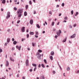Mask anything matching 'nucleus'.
I'll return each instance as SVG.
<instances>
[{
  "label": "nucleus",
  "instance_id": "f257e3e1",
  "mask_svg": "<svg viewBox=\"0 0 79 79\" xmlns=\"http://www.w3.org/2000/svg\"><path fill=\"white\" fill-rule=\"evenodd\" d=\"M23 12V10L22 9H20L19 10H18L17 13L18 14H19L20 13L21 14V13H22Z\"/></svg>",
  "mask_w": 79,
  "mask_h": 79
},
{
  "label": "nucleus",
  "instance_id": "f03ea898",
  "mask_svg": "<svg viewBox=\"0 0 79 79\" xmlns=\"http://www.w3.org/2000/svg\"><path fill=\"white\" fill-rule=\"evenodd\" d=\"M36 55V56H37V55H38V56H37L38 58H39V59H40V57L41 56V55L40 54V53H39V52L37 53Z\"/></svg>",
  "mask_w": 79,
  "mask_h": 79
},
{
  "label": "nucleus",
  "instance_id": "7ed1b4c3",
  "mask_svg": "<svg viewBox=\"0 0 79 79\" xmlns=\"http://www.w3.org/2000/svg\"><path fill=\"white\" fill-rule=\"evenodd\" d=\"M59 33L57 32L56 34L58 36H60V34H61V30H59Z\"/></svg>",
  "mask_w": 79,
  "mask_h": 79
},
{
  "label": "nucleus",
  "instance_id": "20e7f679",
  "mask_svg": "<svg viewBox=\"0 0 79 79\" xmlns=\"http://www.w3.org/2000/svg\"><path fill=\"white\" fill-rule=\"evenodd\" d=\"M26 66L29 65V60H26Z\"/></svg>",
  "mask_w": 79,
  "mask_h": 79
},
{
  "label": "nucleus",
  "instance_id": "39448f33",
  "mask_svg": "<svg viewBox=\"0 0 79 79\" xmlns=\"http://www.w3.org/2000/svg\"><path fill=\"white\" fill-rule=\"evenodd\" d=\"M22 31L23 32H24L25 31V27H23L22 28Z\"/></svg>",
  "mask_w": 79,
  "mask_h": 79
},
{
  "label": "nucleus",
  "instance_id": "423d86ee",
  "mask_svg": "<svg viewBox=\"0 0 79 79\" xmlns=\"http://www.w3.org/2000/svg\"><path fill=\"white\" fill-rule=\"evenodd\" d=\"M75 37H76V35L75 34H73L72 36H71V39L73 38H75Z\"/></svg>",
  "mask_w": 79,
  "mask_h": 79
},
{
  "label": "nucleus",
  "instance_id": "0eeeda50",
  "mask_svg": "<svg viewBox=\"0 0 79 79\" xmlns=\"http://www.w3.org/2000/svg\"><path fill=\"white\" fill-rule=\"evenodd\" d=\"M8 65H9V62L8 61H6V66H8Z\"/></svg>",
  "mask_w": 79,
  "mask_h": 79
},
{
  "label": "nucleus",
  "instance_id": "6e6552de",
  "mask_svg": "<svg viewBox=\"0 0 79 79\" xmlns=\"http://www.w3.org/2000/svg\"><path fill=\"white\" fill-rule=\"evenodd\" d=\"M30 23L31 24H32V23H33V20L32 19L31 20Z\"/></svg>",
  "mask_w": 79,
  "mask_h": 79
},
{
  "label": "nucleus",
  "instance_id": "1a4fd4ad",
  "mask_svg": "<svg viewBox=\"0 0 79 79\" xmlns=\"http://www.w3.org/2000/svg\"><path fill=\"white\" fill-rule=\"evenodd\" d=\"M30 34L31 35H34V33L33 32H30Z\"/></svg>",
  "mask_w": 79,
  "mask_h": 79
},
{
  "label": "nucleus",
  "instance_id": "9d476101",
  "mask_svg": "<svg viewBox=\"0 0 79 79\" xmlns=\"http://www.w3.org/2000/svg\"><path fill=\"white\" fill-rule=\"evenodd\" d=\"M10 12H9L7 13V16H8L9 18L10 17Z\"/></svg>",
  "mask_w": 79,
  "mask_h": 79
},
{
  "label": "nucleus",
  "instance_id": "9b49d317",
  "mask_svg": "<svg viewBox=\"0 0 79 79\" xmlns=\"http://www.w3.org/2000/svg\"><path fill=\"white\" fill-rule=\"evenodd\" d=\"M51 55H52V56L54 55V52L53 51H52L51 52Z\"/></svg>",
  "mask_w": 79,
  "mask_h": 79
},
{
  "label": "nucleus",
  "instance_id": "f8f14e48",
  "mask_svg": "<svg viewBox=\"0 0 79 79\" xmlns=\"http://www.w3.org/2000/svg\"><path fill=\"white\" fill-rule=\"evenodd\" d=\"M35 45H36V44L34 43H32V46H33V47H34Z\"/></svg>",
  "mask_w": 79,
  "mask_h": 79
},
{
  "label": "nucleus",
  "instance_id": "ddd939ff",
  "mask_svg": "<svg viewBox=\"0 0 79 79\" xmlns=\"http://www.w3.org/2000/svg\"><path fill=\"white\" fill-rule=\"evenodd\" d=\"M7 42H8V43H9L10 42V39L8 38V39H7Z\"/></svg>",
  "mask_w": 79,
  "mask_h": 79
},
{
  "label": "nucleus",
  "instance_id": "4468645a",
  "mask_svg": "<svg viewBox=\"0 0 79 79\" xmlns=\"http://www.w3.org/2000/svg\"><path fill=\"white\" fill-rule=\"evenodd\" d=\"M5 2H6L5 0H3L2 2V3H3V4H5Z\"/></svg>",
  "mask_w": 79,
  "mask_h": 79
},
{
  "label": "nucleus",
  "instance_id": "2eb2a0df",
  "mask_svg": "<svg viewBox=\"0 0 79 79\" xmlns=\"http://www.w3.org/2000/svg\"><path fill=\"white\" fill-rule=\"evenodd\" d=\"M27 12H26V11L24 13V16H27Z\"/></svg>",
  "mask_w": 79,
  "mask_h": 79
},
{
  "label": "nucleus",
  "instance_id": "dca6fc26",
  "mask_svg": "<svg viewBox=\"0 0 79 79\" xmlns=\"http://www.w3.org/2000/svg\"><path fill=\"white\" fill-rule=\"evenodd\" d=\"M17 44V42H16V41H15L13 42V44L14 45H16Z\"/></svg>",
  "mask_w": 79,
  "mask_h": 79
},
{
  "label": "nucleus",
  "instance_id": "f3484780",
  "mask_svg": "<svg viewBox=\"0 0 79 79\" xmlns=\"http://www.w3.org/2000/svg\"><path fill=\"white\" fill-rule=\"evenodd\" d=\"M36 26L37 27H38V28H40V26H39V24H37L36 25Z\"/></svg>",
  "mask_w": 79,
  "mask_h": 79
},
{
  "label": "nucleus",
  "instance_id": "a211bd4d",
  "mask_svg": "<svg viewBox=\"0 0 79 79\" xmlns=\"http://www.w3.org/2000/svg\"><path fill=\"white\" fill-rule=\"evenodd\" d=\"M38 52L39 53H42V51L41 50L39 49L38 50Z\"/></svg>",
  "mask_w": 79,
  "mask_h": 79
},
{
  "label": "nucleus",
  "instance_id": "6ab92c4d",
  "mask_svg": "<svg viewBox=\"0 0 79 79\" xmlns=\"http://www.w3.org/2000/svg\"><path fill=\"white\" fill-rule=\"evenodd\" d=\"M10 61H12L13 62H14V61H15V60H14V59H13L12 60V59L11 57H10Z\"/></svg>",
  "mask_w": 79,
  "mask_h": 79
},
{
  "label": "nucleus",
  "instance_id": "aec40b11",
  "mask_svg": "<svg viewBox=\"0 0 79 79\" xmlns=\"http://www.w3.org/2000/svg\"><path fill=\"white\" fill-rule=\"evenodd\" d=\"M32 65L33 66H35V67H36V64H32Z\"/></svg>",
  "mask_w": 79,
  "mask_h": 79
},
{
  "label": "nucleus",
  "instance_id": "412c9836",
  "mask_svg": "<svg viewBox=\"0 0 79 79\" xmlns=\"http://www.w3.org/2000/svg\"><path fill=\"white\" fill-rule=\"evenodd\" d=\"M41 79H45V78H44V76H42L40 78Z\"/></svg>",
  "mask_w": 79,
  "mask_h": 79
},
{
  "label": "nucleus",
  "instance_id": "4be33fe9",
  "mask_svg": "<svg viewBox=\"0 0 79 79\" xmlns=\"http://www.w3.org/2000/svg\"><path fill=\"white\" fill-rule=\"evenodd\" d=\"M50 58L51 60H53V56H51L50 57Z\"/></svg>",
  "mask_w": 79,
  "mask_h": 79
},
{
  "label": "nucleus",
  "instance_id": "5701e85b",
  "mask_svg": "<svg viewBox=\"0 0 79 79\" xmlns=\"http://www.w3.org/2000/svg\"><path fill=\"white\" fill-rule=\"evenodd\" d=\"M44 63H45V64H47V60H46L44 59Z\"/></svg>",
  "mask_w": 79,
  "mask_h": 79
},
{
  "label": "nucleus",
  "instance_id": "b1692460",
  "mask_svg": "<svg viewBox=\"0 0 79 79\" xmlns=\"http://www.w3.org/2000/svg\"><path fill=\"white\" fill-rule=\"evenodd\" d=\"M35 33H36V35H39V33H38V32L36 31H35Z\"/></svg>",
  "mask_w": 79,
  "mask_h": 79
},
{
  "label": "nucleus",
  "instance_id": "393cba45",
  "mask_svg": "<svg viewBox=\"0 0 79 79\" xmlns=\"http://www.w3.org/2000/svg\"><path fill=\"white\" fill-rule=\"evenodd\" d=\"M29 3L30 5H32V2L31 1H30L29 2Z\"/></svg>",
  "mask_w": 79,
  "mask_h": 79
},
{
  "label": "nucleus",
  "instance_id": "a878e982",
  "mask_svg": "<svg viewBox=\"0 0 79 79\" xmlns=\"http://www.w3.org/2000/svg\"><path fill=\"white\" fill-rule=\"evenodd\" d=\"M21 16H22V14H20L19 15H18V17H19V18L21 17Z\"/></svg>",
  "mask_w": 79,
  "mask_h": 79
},
{
  "label": "nucleus",
  "instance_id": "bb28decb",
  "mask_svg": "<svg viewBox=\"0 0 79 79\" xmlns=\"http://www.w3.org/2000/svg\"><path fill=\"white\" fill-rule=\"evenodd\" d=\"M66 41V38H65L64 40L63 41V42H65Z\"/></svg>",
  "mask_w": 79,
  "mask_h": 79
},
{
  "label": "nucleus",
  "instance_id": "cd10ccee",
  "mask_svg": "<svg viewBox=\"0 0 79 79\" xmlns=\"http://www.w3.org/2000/svg\"><path fill=\"white\" fill-rule=\"evenodd\" d=\"M21 46H19V48H18V50H21Z\"/></svg>",
  "mask_w": 79,
  "mask_h": 79
},
{
  "label": "nucleus",
  "instance_id": "c85d7f7f",
  "mask_svg": "<svg viewBox=\"0 0 79 79\" xmlns=\"http://www.w3.org/2000/svg\"><path fill=\"white\" fill-rule=\"evenodd\" d=\"M41 66H42V67H43V68H45V66L44 65V64H41Z\"/></svg>",
  "mask_w": 79,
  "mask_h": 79
},
{
  "label": "nucleus",
  "instance_id": "c756f323",
  "mask_svg": "<svg viewBox=\"0 0 79 79\" xmlns=\"http://www.w3.org/2000/svg\"><path fill=\"white\" fill-rule=\"evenodd\" d=\"M26 10L27 9V8H28V5H27L26 6Z\"/></svg>",
  "mask_w": 79,
  "mask_h": 79
},
{
  "label": "nucleus",
  "instance_id": "7c9ffc66",
  "mask_svg": "<svg viewBox=\"0 0 79 79\" xmlns=\"http://www.w3.org/2000/svg\"><path fill=\"white\" fill-rule=\"evenodd\" d=\"M64 19H65V20H67L68 19V17H65Z\"/></svg>",
  "mask_w": 79,
  "mask_h": 79
},
{
  "label": "nucleus",
  "instance_id": "2f4dec72",
  "mask_svg": "<svg viewBox=\"0 0 79 79\" xmlns=\"http://www.w3.org/2000/svg\"><path fill=\"white\" fill-rule=\"evenodd\" d=\"M73 13H74V12L73 11V10H72L71 11V13L72 15H73Z\"/></svg>",
  "mask_w": 79,
  "mask_h": 79
},
{
  "label": "nucleus",
  "instance_id": "473e14b6",
  "mask_svg": "<svg viewBox=\"0 0 79 79\" xmlns=\"http://www.w3.org/2000/svg\"><path fill=\"white\" fill-rule=\"evenodd\" d=\"M55 24V22H52V26H54V24Z\"/></svg>",
  "mask_w": 79,
  "mask_h": 79
},
{
  "label": "nucleus",
  "instance_id": "72a5a7b5",
  "mask_svg": "<svg viewBox=\"0 0 79 79\" xmlns=\"http://www.w3.org/2000/svg\"><path fill=\"white\" fill-rule=\"evenodd\" d=\"M29 34H27V38H29Z\"/></svg>",
  "mask_w": 79,
  "mask_h": 79
},
{
  "label": "nucleus",
  "instance_id": "f704fd0d",
  "mask_svg": "<svg viewBox=\"0 0 79 79\" xmlns=\"http://www.w3.org/2000/svg\"><path fill=\"white\" fill-rule=\"evenodd\" d=\"M3 52V51L2 50V49H0V53L1 52Z\"/></svg>",
  "mask_w": 79,
  "mask_h": 79
},
{
  "label": "nucleus",
  "instance_id": "c9c22d12",
  "mask_svg": "<svg viewBox=\"0 0 79 79\" xmlns=\"http://www.w3.org/2000/svg\"><path fill=\"white\" fill-rule=\"evenodd\" d=\"M37 69V68L36 67L34 69V71H35V70Z\"/></svg>",
  "mask_w": 79,
  "mask_h": 79
},
{
  "label": "nucleus",
  "instance_id": "e433bc0d",
  "mask_svg": "<svg viewBox=\"0 0 79 79\" xmlns=\"http://www.w3.org/2000/svg\"><path fill=\"white\" fill-rule=\"evenodd\" d=\"M15 48L14 47H13L12 48V50H15Z\"/></svg>",
  "mask_w": 79,
  "mask_h": 79
},
{
  "label": "nucleus",
  "instance_id": "4c0bfd02",
  "mask_svg": "<svg viewBox=\"0 0 79 79\" xmlns=\"http://www.w3.org/2000/svg\"><path fill=\"white\" fill-rule=\"evenodd\" d=\"M20 21H21L20 20H19L17 22V24H19V23H20Z\"/></svg>",
  "mask_w": 79,
  "mask_h": 79
},
{
  "label": "nucleus",
  "instance_id": "58836bf2",
  "mask_svg": "<svg viewBox=\"0 0 79 79\" xmlns=\"http://www.w3.org/2000/svg\"><path fill=\"white\" fill-rule=\"evenodd\" d=\"M49 14H50V15H52V11H50L49 12Z\"/></svg>",
  "mask_w": 79,
  "mask_h": 79
},
{
  "label": "nucleus",
  "instance_id": "ea45409f",
  "mask_svg": "<svg viewBox=\"0 0 79 79\" xmlns=\"http://www.w3.org/2000/svg\"><path fill=\"white\" fill-rule=\"evenodd\" d=\"M62 6H64V3H63L62 4Z\"/></svg>",
  "mask_w": 79,
  "mask_h": 79
},
{
  "label": "nucleus",
  "instance_id": "a19ab883",
  "mask_svg": "<svg viewBox=\"0 0 79 79\" xmlns=\"http://www.w3.org/2000/svg\"><path fill=\"white\" fill-rule=\"evenodd\" d=\"M70 69V68H69V67H68V68H67V71H69Z\"/></svg>",
  "mask_w": 79,
  "mask_h": 79
},
{
  "label": "nucleus",
  "instance_id": "79ce46f5",
  "mask_svg": "<svg viewBox=\"0 0 79 79\" xmlns=\"http://www.w3.org/2000/svg\"><path fill=\"white\" fill-rule=\"evenodd\" d=\"M14 10H17V8L16 7H14Z\"/></svg>",
  "mask_w": 79,
  "mask_h": 79
},
{
  "label": "nucleus",
  "instance_id": "37998d69",
  "mask_svg": "<svg viewBox=\"0 0 79 79\" xmlns=\"http://www.w3.org/2000/svg\"><path fill=\"white\" fill-rule=\"evenodd\" d=\"M8 43H6L4 45H5V46H6V45H7V44H8Z\"/></svg>",
  "mask_w": 79,
  "mask_h": 79
},
{
  "label": "nucleus",
  "instance_id": "c03bdc74",
  "mask_svg": "<svg viewBox=\"0 0 79 79\" xmlns=\"http://www.w3.org/2000/svg\"><path fill=\"white\" fill-rule=\"evenodd\" d=\"M39 68H40L41 67V65L40 64H39L38 65Z\"/></svg>",
  "mask_w": 79,
  "mask_h": 79
},
{
  "label": "nucleus",
  "instance_id": "a18cd8bd",
  "mask_svg": "<svg viewBox=\"0 0 79 79\" xmlns=\"http://www.w3.org/2000/svg\"><path fill=\"white\" fill-rule=\"evenodd\" d=\"M58 36L56 35L55 36V39H57V38L58 37Z\"/></svg>",
  "mask_w": 79,
  "mask_h": 79
},
{
  "label": "nucleus",
  "instance_id": "49530a36",
  "mask_svg": "<svg viewBox=\"0 0 79 79\" xmlns=\"http://www.w3.org/2000/svg\"><path fill=\"white\" fill-rule=\"evenodd\" d=\"M29 71L30 72H32V69H30Z\"/></svg>",
  "mask_w": 79,
  "mask_h": 79
},
{
  "label": "nucleus",
  "instance_id": "de8ad7c7",
  "mask_svg": "<svg viewBox=\"0 0 79 79\" xmlns=\"http://www.w3.org/2000/svg\"><path fill=\"white\" fill-rule=\"evenodd\" d=\"M36 14V12L35 11H34V15H35V14Z\"/></svg>",
  "mask_w": 79,
  "mask_h": 79
},
{
  "label": "nucleus",
  "instance_id": "09e8293b",
  "mask_svg": "<svg viewBox=\"0 0 79 79\" xmlns=\"http://www.w3.org/2000/svg\"><path fill=\"white\" fill-rule=\"evenodd\" d=\"M76 24H74L73 25V27H76Z\"/></svg>",
  "mask_w": 79,
  "mask_h": 79
},
{
  "label": "nucleus",
  "instance_id": "8fccbe9b",
  "mask_svg": "<svg viewBox=\"0 0 79 79\" xmlns=\"http://www.w3.org/2000/svg\"><path fill=\"white\" fill-rule=\"evenodd\" d=\"M35 37L36 38H37L38 37V36L35 35Z\"/></svg>",
  "mask_w": 79,
  "mask_h": 79
},
{
  "label": "nucleus",
  "instance_id": "3c124183",
  "mask_svg": "<svg viewBox=\"0 0 79 79\" xmlns=\"http://www.w3.org/2000/svg\"><path fill=\"white\" fill-rule=\"evenodd\" d=\"M16 48L18 49V48H19V47L18 46H16Z\"/></svg>",
  "mask_w": 79,
  "mask_h": 79
},
{
  "label": "nucleus",
  "instance_id": "603ef678",
  "mask_svg": "<svg viewBox=\"0 0 79 79\" xmlns=\"http://www.w3.org/2000/svg\"><path fill=\"white\" fill-rule=\"evenodd\" d=\"M76 14H77V15H78L79 14V13H78V12H76Z\"/></svg>",
  "mask_w": 79,
  "mask_h": 79
},
{
  "label": "nucleus",
  "instance_id": "864d4df0",
  "mask_svg": "<svg viewBox=\"0 0 79 79\" xmlns=\"http://www.w3.org/2000/svg\"><path fill=\"white\" fill-rule=\"evenodd\" d=\"M77 74H79V70H78L77 72Z\"/></svg>",
  "mask_w": 79,
  "mask_h": 79
},
{
  "label": "nucleus",
  "instance_id": "5fc2aeb1",
  "mask_svg": "<svg viewBox=\"0 0 79 79\" xmlns=\"http://www.w3.org/2000/svg\"><path fill=\"white\" fill-rule=\"evenodd\" d=\"M17 1H18V0H15L14 1V2H15L16 3V2H17Z\"/></svg>",
  "mask_w": 79,
  "mask_h": 79
},
{
  "label": "nucleus",
  "instance_id": "6e6d98bb",
  "mask_svg": "<svg viewBox=\"0 0 79 79\" xmlns=\"http://www.w3.org/2000/svg\"><path fill=\"white\" fill-rule=\"evenodd\" d=\"M45 31H43L42 32L43 34H45Z\"/></svg>",
  "mask_w": 79,
  "mask_h": 79
},
{
  "label": "nucleus",
  "instance_id": "4d7b16f0",
  "mask_svg": "<svg viewBox=\"0 0 79 79\" xmlns=\"http://www.w3.org/2000/svg\"><path fill=\"white\" fill-rule=\"evenodd\" d=\"M53 74H55V71H53Z\"/></svg>",
  "mask_w": 79,
  "mask_h": 79
},
{
  "label": "nucleus",
  "instance_id": "13d9d810",
  "mask_svg": "<svg viewBox=\"0 0 79 79\" xmlns=\"http://www.w3.org/2000/svg\"><path fill=\"white\" fill-rule=\"evenodd\" d=\"M12 41H15V39L13 38H12Z\"/></svg>",
  "mask_w": 79,
  "mask_h": 79
},
{
  "label": "nucleus",
  "instance_id": "bf43d9fd",
  "mask_svg": "<svg viewBox=\"0 0 79 79\" xmlns=\"http://www.w3.org/2000/svg\"><path fill=\"white\" fill-rule=\"evenodd\" d=\"M24 39H22V42H23V41H24Z\"/></svg>",
  "mask_w": 79,
  "mask_h": 79
},
{
  "label": "nucleus",
  "instance_id": "052dcab7",
  "mask_svg": "<svg viewBox=\"0 0 79 79\" xmlns=\"http://www.w3.org/2000/svg\"><path fill=\"white\" fill-rule=\"evenodd\" d=\"M59 6H59V5H57L56 6L57 8H58V7H59Z\"/></svg>",
  "mask_w": 79,
  "mask_h": 79
},
{
  "label": "nucleus",
  "instance_id": "680f3d73",
  "mask_svg": "<svg viewBox=\"0 0 79 79\" xmlns=\"http://www.w3.org/2000/svg\"><path fill=\"white\" fill-rule=\"evenodd\" d=\"M61 13L60 14H59V16H61Z\"/></svg>",
  "mask_w": 79,
  "mask_h": 79
},
{
  "label": "nucleus",
  "instance_id": "e2e57ef3",
  "mask_svg": "<svg viewBox=\"0 0 79 79\" xmlns=\"http://www.w3.org/2000/svg\"><path fill=\"white\" fill-rule=\"evenodd\" d=\"M63 23H66V20H64L63 21Z\"/></svg>",
  "mask_w": 79,
  "mask_h": 79
},
{
  "label": "nucleus",
  "instance_id": "0e129e2a",
  "mask_svg": "<svg viewBox=\"0 0 79 79\" xmlns=\"http://www.w3.org/2000/svg\"><path fill=\"white\" fill-rule=\"evenodd\" d=\"M23 79H25V77H22Z\"/></svg>",
  "mask_w": 79,
  "mask_h": 79
},
{
  "label": "nucleus",
  "instance_id": "69168bd1",
  "mask_svg": "<svg viewBox=\"0 0 79 79\" xmlns=\"http://www.w3.org/2000/svg\"><path fill=\"white\" fill-rule=\"evenodd\" d=\"M60 24V22H58L57 23V25H59V24Z\"/></svg>",
  "mask_w": 79,
  "mask_h": 79
},
{
  "label": "nucleus",
  "instance_id": "338daca9",
  "mask_svg": "<svg viewBox=\"0 0 79 79\" xmlns=\"http://www.w3.org/2000/svg\"><path fill=\"white\" fill-rule=\"evenodd\" d=\"M69 27H70V28H72V26H71V25Z\"/></svg>",
  "mask_w": 79,
  "mask_h": 79
},
{
  "label": "nucleus",
  "instance_id": "774afa93",
  "mask_svg": "<svg viewBox=\"0 0 79 79\" xmlns=\"http://www.w3.org/2000/svg\"><path fill=\"white\" fill-rule=\"evenodd\" d=\"M55 31V29L54 28V29H53V31Z\"/></svg>",
  "mask_w": 79,
  "mask_h": 79
}]
</instances>
